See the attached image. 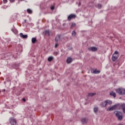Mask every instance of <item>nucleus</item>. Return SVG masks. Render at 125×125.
Instances as JSON below:
<instances>
[{
    "label": "nucleus",
    "instance_id": "nucleus-1",
    "mask_svg": "<svg viewBox=\"0 0 125 125\" xmlns=\"http://www.w3.org/2000/svg\"><path fill=\"white\" fill-rule=\"evenodd\" d=\"M112 101L106 100L104 102H102L100 104V106H101L102 108H105V107H107V105H108V104L109 105H111L112 104Z\"/></svg>",
    "mask_w": 125,
    "mask_h": 125
},
{
    "label": "nucleus",
    "instance_id": "nucleus-2",
    "mask_svg": "<svg viewBox=\"0 0 125 125\" xmlns=\"http://www.w3.org/2000/svg\"><path fill=\"white\" fill-rule=\"evenodd\" d=\"M116 92L118 93L119 95H125V89L124 88H119L116 89Z\"/></svg>",
    "mask_w": 125,
    "mask_h": 125
},
{
    "label": "nucleus",
    "instance_id": "nucleus-3",
    "mask_svg": "<svg viewBox=\"0 0 125 125\" xmlns=\"http://www.w3.org/2000/svg\"><path fill=\"white\" fill-rule=\"evenodd\" d=\"M118 58H119V52L116 51L113 54L112 60L113 62H115V61L118 60Z\"/></svg>",
    "mask_w": 125,
    "mask_h": 125
},
{
    "label": "nucleus",
    "instance_id": "nucleus-4",
    "mask_svg": "<svg viewBox=\"0 0 125 125\" xmlns=\"http://www.w3.org/2000/svg\"><path fill=\"white\" fill-rule=\"evenodd\" d=\"M9 122L11 125H17V120L14 117L10 118Z\"/></svg>",
    "mask_w": 125,
    "mask_h": 125
},
{
    "label": "nucleus",
    "instance_id": "nucleus-5",
    "mask_svg": "<svg viewBox=\"0 0 125 125\" xmlns=\"http://www.w3.org/2000/svg\"><path fill=\"white\" fill-rule=\"evenodd\" d=\"M116 117H117L119 121H122L123 120V113L122 112L118 111L116 114Z\"/></svg>",
    "mask_w": 125,
    "mask_h": 125
},
{
    "label": "nucleus",
    "instance_id": "nucleus-6",
    "mask_svg": "<svg viewBox=\"0 0 125 125\" xmlns=\"http://www.w3.org/2000/svg\"><path fill=\"white\" fill-rule=\"evenodd\" d=\"M77 17V15L74 14H71L69 16H68L67 20L68 21H71L72 19H75Z\"/></svg>",
    "mask_w": 125,
    "mask_h": 125
},
{
    "label": "nucleus",
    "instance_id": "nucleus-7",
    "mask_svg": "<svg viewBox=\"0 0 125 125\" xmlns=\"http://www.w3.org/2000/svg\"><path fill=\"white\" fill-rule=\"evenodd\" d=\"M88 50H89V51L95 52V51H97V48L96 47H89L88 48Z\"/></svg>",
    "mask_w": 125,
    "mask_h": 125
},
{
    "label": "nucleus",
    "instance_id": "nucleus-8",
    "mask_svg": "<svg viewBox=\"0 0 125 125\" xmlns=\"http://www.w3.org/2000/svg\"><path fill=\"white\" fill-rule=\"evenodd\" d=\"M81 122L83 125H84V124H87L88 122V119L86 118H83L81 119Z\"/></svg>",
    "mask_w": 125,
    "mask_h": 125
},
{
    "label": "nucleus",
    "instance_id": "nucleus-9",
    "mask_svg": "<svg viewBox=\"0 0 125 125\" xmlns=\"http://www.w3.org/2000/svg\"><path fill=\"white\" fill-rule=\"evenodd\" d=\"M117 109V105H114L110 107L107 109V111H113Z\"/></svg>",
    "mask_w": 125,
    "mask_h": 125
},
{
    "label": "nucleus",
    "instance_id": "nucleus-10",
    "mask_svg": "<svg viewBox=\"0 0 125 125\" xmlns=\"http://www.w3.org/2000/svg\"><path fill=\"white\" fill-rule=\"evenodd\" d=\"M72 61H73V60L71 59V58L69 57L66 60V63H67V64H70L72 63Z\"/></svg>",
    "mask_w": 125,
    "mask_h": 125
},
{
    "label": "nucleus",
    "instance_id": "nucleus-11",
    "mask_svg": "<svg viewBox=\"0 0 125 125\" xmlns=\"http://www.w3.org/2000/svg\"><path fill=\"white\" fill-rule=\"evenodd\" d=\"M43 35H45L46 36H50V33L49 32V30H45L43 32Z\"/></svg>",
    "mask_w": 125,
    "mask_h": 125
},
{
    "label": "nucleus",
    "instance_id": "nucleus-12",
    "mask_svg": "<svg viewBox=\"0 0 125 125\" xmlns=\"http://www.w3.org/2000/svg\"><path fill=\"white\" fill-rule=\"evenodd\" d=\"M20 37L21 38H22V39H27L28 38V35H23V33H20Z\"/></svg>",
    "mask_w": 125,
    "mask_h": 125
},
{
    "label": "nucleus",
    "instance_id": "nucleus-13",
    "mask_svg": "<svg viewBox=\"0 0 125 125\" xmlns=\"http://www.w3.org/2000/svg\"><path fill=\"white\" fill-rule=\"evenodd\" d=\"M88 95V96H91V97H93V96L96 95V93H89Z\"/></svg>",
    "mask_w": 125,
    "mask_h": 125
},
{
    "label": "nucleus",
    "instance_id": "nucleus-14",
    "mask_svg": "<svg viewBox=\"0 0 125 125\" xmlns=\"http://www.w3.org/2000/svg\"><path fill=\"white\" fill-rule=\"evenodd\" d=\"M53 59H54V58H53V57L52 56H50L48 57V61L49 62H51V61H52V60H53Z\"/></svg>",
    "mask_w": 125,
    "mask_h": 125
},
{
    "label": "nucleus",
    "instance_id": "nucleus-15",
    "mask_svg": "<svg viewBox=\"0 0 125 125\" xmlns=\"http://www.w3.org/2000/svg\"><path fill=\"white\" fill-rule=\"evenodd\" d=\"M31 41H32V43H36V42H37V38H32L31 39Z\"/></svg>",
    "mask_w": 125,
    "mask_h": 125
},
{
    "label": "nucleus",
    "instance_id": "nucleus-16",
    "mask_svg": "<svg viewBox=\"0 0 125 125\" xmlns=\"http://www.w3.org/2000/svg\"><path fill=\"white\" fill-rule=\"evenodd\" d=\"M11 31H13L14 34H17V33L18 32L17 29H15V28L12 29Z\"/></svg>",
    "mask_w": 125,
    "mask_h": 125
},
{
    "label": "nucleus",
    "instance_id": "nucleus-17",
    "mask_svg": "<svg viewBox=\"0 0 125 125\" xmlns=\"http://www.w3.org/2000/svg\"><path fill=\"white\" fill-rule=\"evenodd\" d=\"M60 40V35H58L55 38V41L56 42H59V41Z\"/></svg>",
    "mask_w": 125,
    "mask_h": 125
},
{
    "label": "nucleus",
    "instance_id": "nucleus-18",
    "mask_svg": "<svg viewBox=\"0 0 125 125\" xmlns=\"http://www.w3.org/2000/svg\"><path fill=\"white\" fill-rule=\"evenodd\" d=\"M110 95H111V96H113V97H116V96H117V95H116V93L114 92H111L110 93Z\"/></svg>",
    "mask_w": 125,
    "mask_h": 125
},
{
    "label": "nucleus",
    "instance_id": "nucleus-19",
    "mask_svg": "<svg viewBox=\"0 0 125 125\" xmlns=\"http://www.w3.org/2000/svg\"><path fill=\"white\" fill-rule=\"evenodd\" d=\"M27 12L29 14H32V13H33V11H32V10H31L30 9H27Z\"/></svg>",
    "mask_w": 125,
    "mask_h": 125
},
{
    "label": "nucleus",
    "instance_id": "nucleus-20",
    "mask_svg": "<svg viewBox=\"0 0 125 125\" xmlns=\"http://www.w3.org/2000/svg\"><path fill=\"white\" fill-rule=\"evenodd\" d=\"M93 74H99L100 73V70H93Z\"/></svg>",
    "mask_w": 125,
    "mask_h": 125
},
{
    "label": "nucleus",
    "instance_id": "nucleus-21",
    "mask_svg": "<svg viewBox=\"0 0 125 125\" xmlns=\"http://www.w3.org/2000/svg\"><path fill=\"white\" fill-rule=\"evenodd\" d=\"M77 35V33H76V31L75 30L72 31V37H75V36Z\"/></svg>",
    "mask_w": 125,
    "mask_h": 125
},
{
    "label": "nucleus",
    "instance_id": "nucleus-22",
    "mask_svg": "<svg viewBox=\"0 0 125 125\" xmlns=\"http://www.w3.org/2000/svg\"><path fill=\"white\" fill-rule=\"evenodd\" d=\"M94 113H97L98 112V107H95L94 108Z\"/></svg>",
    "mask_w": 125,
    "mask_h": 125
},
{
    "label": "nucleus",
    "instance_id": "nucleus-23",
    "mask_svg": "<svg viewBox=\"0 0 125 125\" xmlns=\"http://www.w3.org/2000/svg\"><path fill=\"white\" fill-rule=\"evenodd\" d=\"M76 24L75 23H72L71 25L70 28H74V27H76Z\"/></svg>",
    "mask_w": 125,
    "mask_h": 125
},
{
    "label": "nucleus",
    "instance_id": "nucleus-24",
    "mask_svg": "<svg viewBox=\"0 0 125 125\" xmlns=\"http://www.w3.org/2000/svg\"><path fill=\"white\" fill-rule=\"evenodd\" d=\"M54 55H55V56H57L58 54H59V52H55L53 53Z\"/></svg>",
    "mask_w": 125,
    "mask_h": 125
},
{
    "label": "nucleus",
    "instance_id": "nucleus-25",
    "mask_svg": "<svg viewBox=\"0 0 125 125\" xmlns=\"http://www.w3.org/2000/svg\"><path fill=\"white\" fill-rule=\"evenodd\" d=\"M98 8H99L100 9L102 8V5H101V4H98Z\"/></svg>",
    "mask_w": 125,
    "mask_h": 125
},
{
    "label": "nucleus",
    "instance_id": "nucleus-26",
    "mask_svg": "<svg viewBox=\"0 0 125 125\" xmlns=\"http://www.w3.org/2000/svg\"><path fill=\"white\" fill-rule=\"evenodd\" d=\"M55 8V7L54 6H52L51 7V10H54V9Z\"/></svg>",
    "mask_w": 125,
    "mask_h": 125
},
{
    "label": "nucleus",
    "instance_id": "nucleus-27",
    "mask_svg": "<svg viewBox=\"0 0 125 125\" xmlns=\"http://www.w3.org/2000/svg\"><path fill=\"white\" fill-rule=\"evenodd\" d=\"M58 45H59V44L58 43H56L55 47L56 48L57 47H58Z\"/></svg>",
    "mask_w": 125,
    "mask_h": 125
},
{
    "label": "nucleus",
    "instance_id": "nucleus-28",
    "mask_svg": "<svg viewBox=\"0 0 125 125\" xmlns=\"http://www.w3.org/2000/svg\"><path fill=\"white\" fill-rule=\"evenodd\" d=\"M3 3H6L7 2V0H3Z\"/></svg>",
    "mask_w": 125,
    "mask_h": 125
},
{
    "label": "nucleus",
    "instance_id": "nucleus-29",
    "mask_svg": "<svg viewBox=\"0 0 125 125\" xmlns=\"http://www.w3.org/2000/svg\"><path fill=\"white\" fill-rule=\"evenodd\" d=\"M10 2H14L15 1V0H9Z\"/></svg>",
    "mask_w": 125,
    "mask_h": 125
},
{
    "label": "nucleus",
    "instance_id": "nucleus-30",
    "mask_svg": "<svg viewBox=\"0 0 125 125\" xmlns=\"http://www.w3.org/2000/svg\"><path fill=\"white\" fill-rule=\"evenodd\" d=\"M22 101H23L24 102H26V100L24 98L22 99Z\"/></svg>",
    "mask_w": 125,
    "mask_h": 125
},
{
    "label": "nucleus",
    "instance_id": "nucleus-31",
    "mask_svg": "<svg viewBox=\"0 0 125 125\" xmlns=\"http://www.w3.org/2000/svg\"><path fill=\"white\" fill-rule=\"evenodd\" d=\"M2 91H3V92H4L5 91V89H3L2 90Z\"/></svg>",
    "mask_w": 125,
    "mask_h": 125
},
{
    "label": "nucleus",
    "instance_id": "nucleus-32",
    "mask_svg": "<svg viewBox=\"0 0 125 125\" xmlns=\"http://www.w3.org/2000/svg\"><path fill=\"white\" fill-rule=\"evenodd\" d=\"M23 0H21V1H23Z\"/></svg>",
    "mask_w": 125,
    "mask_h": 125
},
{
    "label": "nucleus",
    "instance_id": "nucleus-33",
    "mask_svg": "<svg viewBox=\"0 0 125 125\" xmlns=\"http://www.w3.org/2000/svg\"><path fill=\"white\" fill-rule=\"evenodd\" d=\"M24 21L26 22V20H24Z\"/></svg>",
    "mask_w": 125,
    "mask_h": 125
}]
</instances>
